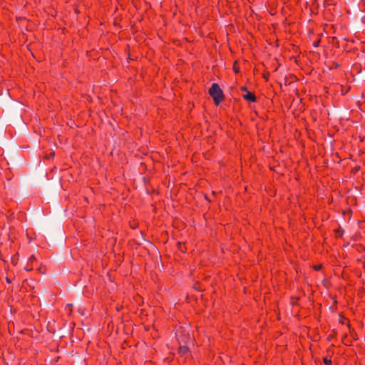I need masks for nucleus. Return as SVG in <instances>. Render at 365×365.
<instances>
[{"mask_svg":"<svg viewBox=\"0 0 365 365\" xmlns=\"http://www.w3.org/2000/svg\"><path fill=\"white\" fill-rule=\"evenodd\" d=\"M209 93L217 105H218L224 98L223 91L217 83L212 85L209 90Z\"/></svg>","mask_w":365,"mask_h":365,"instance_id":"obj_1","label":"nucleus"},{"mask_svg":"<svg viewBox=\"0 0 365 365\" xmlns=\"http://www.w3.org/2000/svg\"><path fill=\"white\" fill-rule=\"evenodd\" d=\"M242 97L245 100L251 101V102H255L256 101V98H255V95L249 91H247V93L245 94H244L242 96Z\"/></svg>","mask_w":365,"mask_h":365,"instance_id":"obj_2","label":"nucleus"},{"mask_svg":"<svg viewBox=\"0 0 365 365\" xmlns=\"http://www.w3.org/2000/svg\"><path fill=\"white\" fill-rule=\"evenodd\" d=\"M188 351V347L186 346H180L179 348V352L180 354L183 355Z\"/></svg>","mask_w":365,"mask_h":365,"instance_id":"obj_3","label":"nucleus"},{"mask_svg":"<svg viewBox=\"0 0 365 365\" xmlns=\"http://www.w3.org/2000/svg\"><path fill=\"white\" fill-rule=\"evenodd\" d=\"M324 361L326 365H331V361L327 359V358L324 359Z\"/></svg>","mask_w":365,"mask_h":365,"instance_id":"obj_4","label":"nucleus"},{"mask_svg":"<svg viewBox=\"0 0 365 365\" xmlns=\"http://www.w3.org/2000/svg\"><path fill=\"white\" fill-rule=\"evenodd\" d=\"M322 265H316L314 266V269L316 270H319L321 269Z\"/></svg>","mask_w":365,"mask_h":365,"instance_id":"obj_5","label":"nucleus"},{"mask_svg":"<svg viewBox=\"0 0 365 365\" xmlns=\"http://www.w3.org/2000/svg\"><path fill=\"white\" fill-rule=\"evenodd\" d=\"M241 89H242L243 91H245L246 93H247V88H246L245 86H242V87L241 88Z\"/></svg>","mask_w":365,"mask_h":365,"instance_id":"obj_6","label":"nucleus"},{"mask_svg":"<svg viewBox=\"0 0 365 365\" xmlns=\"http://www.w3.org/2000/svg\"><path fill=\"white\" fill-rule=\"evenodd\" d=\"M234 70L235 72H238V69L235 67V66H234Z\"/></svg>","mask_w":365,"mask_h":365,"instance_id":"obj_7","label":"nucleus"},{"mask_svg":"<svg viewBox=\"0 0 365 365\" xmlns=\"http://www.w3.org/2000/svg\"><path fill=\"white\" fill-rule=\"evenodd\" d=\"M318 43H319V42H316V43H314V46H318Z\"/></svg>","mask_w":365,"mask_h":365,"instance_id":"obj_8","label":"nucleus"},{"mask_svg":"<svg viewBox=\"0 0 365 365\" xmlns=\"http://www.w3.org/2000/svg\"><path fill=\"white\" fill-rule=\"evenodd\" d=\"M54 155V153H51V154H49V156H52Z\"/></svg>","mask_w":365,"mask_h":365,"instance_id":"obj_9","label":"nucleus"}]
</instances>
